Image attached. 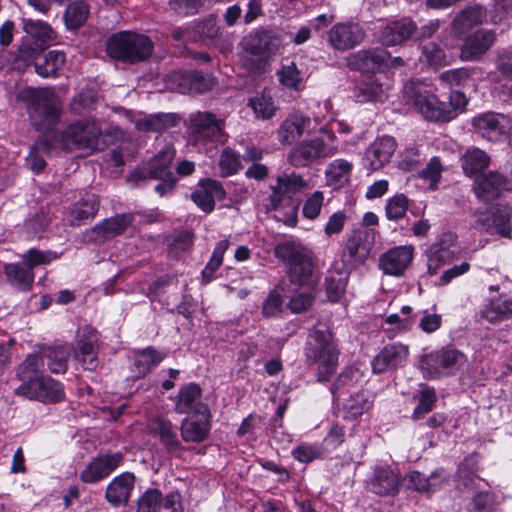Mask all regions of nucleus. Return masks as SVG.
<instances>
[{
	"label": "nucleus",
	"mask_w": 512,
	"mask_h": 512,
	"mask_svg": "<svg viewBox=\"0 0 512 512\" xmlns=\"http://www.w3.org/2000/svg\"><path fill=\"white\" fill-rule=\"evenodd\" d=\"M506 189L504 177L497 172H489L475 182L474 191L478 199L489 202L500 196Z\"/></svg>",
	"instance_id": "nucleus-31"
},
{
	"label": "nucleus",
	"mask_w": 512,
	"mask_h": 512,
	"mask_svg": "<svg viewBox=\"0 0 512 512\" xmlns=\"http://www.w3.org/2000/svg\"><path fill=\"white\" fill-rule=\"evenodd\" d=\"M408 209V198L404 194H396L387 199L385 214L387 219L398 221L402 219Z\"/></svg>",
	"instance_id": "nucleus-57"
},
{
	"label": "nucleus",
	"mask_w": 512,
	"mask_h": 512,
	"mask_svg": "<svg viewBox=\"0 0 512 512\" xmlns=\"http://www.w3.org/2000/svg\"><path fill=\"white\" fill-rule=\"evenodd\" d=\"M471 125L478 135L491 142L505 141L512 134V119L493 111L477 114Z\"/></svg>",
	"instance_id": "nucleus-11"
},
{
	"label": "nucleus",
	"mask_w": 512,
	"mask_h": 512,
	"mask_svg": "<svg viewBox=\"0 0 512 512\" xmlns=\"http://www.w3.org/2000/svg\"><path fill=\"white\" fill-rule=\"evenodd\" d=\"M398 484V474L390 466L384 465L375 466L368 487L375 494L390 495L397 492Z\"/></svg>",
	"instance_id": "nucleus-29"
},
{
	"label": "nucleus",
	"mask_w": 512,
	"mask_h": 512,
	"mask_svg": "<svg viewBox=\"0 0 512 512\" xmlns=\"http://www.w3.org/2000/svg\"><path fill=\"white\" fill-rule=\"evenodd\" d=\"M311 124V118L303 113L289 114L277 129V139L282 145H293L310 132Z\"/></svg>",
	"instance_id": "nucleus-22"
},
{
	"label": "nucleus",
	"mask_w": 512,
	"mask_h": 512,
	"mask_svg": "<svg viewBox=\"0 0 512 512\" xmlns=\"http://www.w3.org/2000/svg\"><path fill=\"white\" fill-rule=\"evenodd\" d=\"M467 357L454 348H441L424 353L419 359V369L425 379H439L454 375L465 366Z\"/></svg>",
	"instance_id": "nucleus-8"
},
{
	"label": "nucleus",
	"mask_w": 512,
	"mask_h": 512,
	"mask_svg": "<svg viewBox=\"0 0 512 512\" xmlns=\"http://www.w3.org/2000/svg\"><path fill=\"white\" fill-rule=\"evenodd\" d=\"M443 472V469H438L427 477L418 471H412L407 475L409 486L418 492L433 493L439 490L445 481Z\"/></svg>",
	"instance_id": "nucleus-37"
},
{
	"label": "nucleus",
	"mask_w": 512,
	"mask_h": 512,
	"mask_svg": "<svg viewBox=\"0 0 512 512\" xmlns=\"http://www.w3.org/2000/svg\"><path fill=\"white\" fill-rule=\"evenodd\" d=\"M375 242V231L358 229L348 237L341 260L347 268H355L364 263L369 257Z\"/></svg>",
	"instance_id": "nucleus-12"
},
{
	"label": "nucleus",
	"mask_w": 512,
	"mask_h": 512,
	"mask_svg": "<svg viewBox=\"0 0 512 512\" xmlns=\"http://www.w3.org/2000/svg\"><path fill=\"white\" fill-rule=\"evenodd\" d=\"M172 81L177 83V91L184 93H204L214 86V78L202 72H177L172 75Z\"/></svg>",
	"instance_id": "nucleus-24"
},
{
	"label": "nucleus",
	"mask_w": 512,
	"mask_h": 512,
	"mask_svg": "<svg viewBox=\"0 0 512 512\" xmlns=\"http://www.w3.org/2000/svg\"><path fill=\"white\" fill-rule=\"evenodd\" d=\"M175 157V149L167 144L149 162V175L151 178H164L173 176L171 163Z\"/></svg>",
	"instance_id": "nucleus-43"
},
{
	"label": "nucleus",
	"mask_w": 512,
	"mask_h": 512,
	"mask_svg": "<svg viewBox=\"0 0 512 512\" xmlns=\"http://www.w3.org/2000/svg\"><path fill=\"white\" fill-rule=\"evenodd\" d=\"M177 116L171 113L146 115L135 121V127L142 132H162L177 124Z\"/></svg>",
	"instance_id": "nucleus-39"
},
{
	"label": "nucleus",
	"mask_w": 512,
	"mask_h": 512,
	"mask_svg": "<svg viewBox=\"0 0 512 512\" xmlns=\"http://www.w3.org/2000/svg\"><path fill=\"white\" fill-rule=\"evenodd\" d=\"M44 363L36 354H29L16 369L21 384L14 394L44 404L57 403L65 398L63 385L50 376L43 375Z\"/></svg>",
	"instance_id": "nucleus-1"
},
{
	"label": "nucleus",
	"mask_w": 512,
	"mask_h": 512,
	"mask_svg": "<svg viewBox=\"0 0 512 512\" xmlns=\"http://www.w3.org/2000/svg\"><path fill=\"white\" fill-rule=\"evenodd\" d=\"M219 166L221 169L220 174L223 177L237 173L241 168L240 154L231 148L224 149L219 159Z\"/></svg>",
	"instance_id": "nucleus-59"
},
{
	"label": "nucleus",
	"mask_w": 512,
	"mask_h": 512,
	"mask_svg": "<svg viewBox=\"0 0 512 512\" xmlns=\"http://www.w3.org/2000/svg\"><path fill=\"white\" fill-rule=\"evenodd\" d=\"M481 316L489 323L496 324L512 317V298L491 299L482 309Z\"/></svg>",
	"instance_id": "nucleus-42"
},
{
	"label": "nucleus",
	"mask_w": 512,
	"mask_h": 512,
	"mask_svg": "<svg viewBox=\"0 0 512 512\" xmlns=\"http://www.w3.org/2000/svg\"><path fill=\"white\" fill-rule=\"evenodd\" d=\"M308 187L307 181L295 172L283 173L276 178V184L271 186L268 209L279 211L283 201L291 198Z\"/></svg>",
	"instance_id": "nucleus-14"
},
{
	"label": "nucleus",
	"mask_w": 512,
	"mask_h": 512,
	"mask_svg": "<svg viewBox=\"0 0 512 512\" xmlns=\"http://www.w3.org/2000/svg\"><path fill=\"white\" fill-rule=\"evenodd\" d=\"M338 153L335 145L326 143L319 137L304 140L288 154V161L294 167H308Z\"/></svg>",
	"instance_id": "nucleus-10"
},
{
	"label": "nucleus",
	"mask_w": 512,
	"mask_h": 512,
	"mask_svg": "<svg viewBox=\"0 0 512 512\" xmlns=\"http://www.w3.org/2000/svg\"><path fill=\"white\" fill-rule=\"evenodd\" d=\"M372 404L373 397L369 391H357L343 402L344 417L355 419L362 416L371 409Z\"/></svg>",
	"instance_id": "nucleus-40"
},
{
	"label": "nucleus",
	"mask_w": 512,
	"mask_h": 512,
	"mask_svg": "<svg viewBox=\"0 0 512 512\" xmlns=\"http://www.w3.org/2000/svg\"><path fill=\"white\" fill-rule=\"evenodd\" d=\"M58 257L56 252L31 248L22 255V262L5 264L4 274L7 282L20 291H28L34 282L33 269L47 265Z\"/></svg>",
	"instance_id": "nucleus-6"
},
{
	"label": "nucleus",
	"mask_w": 512,
	"mask_h": 512,
	"mask_svg": "<svg viewBox=\"0 0 512 512\" xmlns=\"http://www.w3.org/2000/svg\"><path fill=\"white\" fill-rule=\"evenodd\" d=\"M31 125L40 132L52 130L61 118V102L49 88H26L19 93Z\"/></svg>",
	"instance_id": "nucleus-2"
},
{
	"label": "nucleus",
	"mask_w": 512,
	"mask_h": 512,
	"mask_svg": "<svg viewBox=\"0 0 512 512\" xmlns=\"http://www.w3.org/2000/svg\"><path fill=\"white\" fill-rule=\"evenodd\" d=\"M278 47V38L267 30L255 31L245 38V49L259 57H268L274 54Z\"/></svg>",
	"instance_id": "nucleus-28"
},
{
	"label": "nucleus",
	"mask_w": 512,
	"mask_h": 512,
	"mask_svg": "<svg viewBox=\"0 0 512 512\" xmlns=\"http://www.w3.org/2000/svg\"><path fill=\"white\" fill-rule=\"evenodd\" d=\"M275 257L283 261L288 267L291 282L300 286L309 283L312 271L311 252L297 241H286L278 244L274 249Z\"/></svg>",
	"instance_id": "nucleus-7"
},
{
	"label": "nucleus",
	"mask_w": 512,
	"mask_h": 512,
	"mask_svg": "<svg viewBox=\"0 0 512 512\" xmlns=\"http://www.w3.org/2000/svg\"><path fill=\"white\" fill-rule=\"evenodd\" d=\"M291 454L295 460L305 464L321 458L324 455L320 446L308 443L299 444L291 451Z\"/></svg>",
	"instance_id": "nucleus-62"
},
{
	"label": "nucleus",
	"mask_w": 512,
	"mask_h": 512,
	"mask_svg": "<svg viewBox=\"0 0 512 512\" xmlns=\"http://www.w3.org/2000/svg\"><path fill=\"white\" fill-rule=\"evenodd\" d=\"M511 208L506 205H498L492 215L493 229L502 237L510 238L511 227Z\"/></svg>",
	"instance_id": "nucleus-55"
},
{
	"label": "nucleus",
	"mask_w": 512,
	"mask_h": 512,
	"mask_svg": "<svg viewBox=\"0 0 512 512\" xmlns=\"http://www.w3.org/2000/svg\"><path fill=\"white\" fill-rule=\"evenodd\" d=\"M99 201L95 195H86L74 203L70 210L68 221L71 225L79 226L86 220L93 219L98 211Z\"/></svg>",
	"instance_id": "nucleus-36"
},
{
	"label": "nucleus",
	"mask_w": 512,
	"mask_h": 512,
	"mask_svg": "<svg viewBox=\"0 0 512 512\" xmlns=\"http://www.w3.org/2000/svg\"><path fill=\"white\" fill-rule=\"evenodd\" d=\"M415 31L416 24L408 18H403L384 27L380 39L384 45L395 46L408 40Z\"/></svg>",
	"instance_id": "nucleus-30"
},
{
	"label": "nucleus",
	"mask_w": 512,
	"mask_h": 512,
	"mask_svg": "<svg viewBox=\"0 0 512 512\" xmlns=\"http://www.w3.org/2000/svg\"><path fill=\"white\" fill-rule=\"evenodd\" d=\"M365 37L363 28L354 22H341L333 25L328 32L330 45L341 51L359 45Z\"/></svg>",
	"instance_id": "nucleus-18"
},
{
	"label": "nucleus",
	"mask_w": 512,
	"mask_h": 512,
	"mask_svg": "<svg viewBox=\"0 0 512 512\" xmlns=\"http://www.w3.org/2000/svg\"><path fill=\"white\" fill-rule=\"evenodd\" d=\"M412 245L393 247L383 253L379 258V268L385 275L400 277L411 265L414 258Z\"/></svg>",
	"instance_id": "nucleus-15"
},
{
	"label": "nucleus",
	"mask_w": 512,
	"mask_h": 512,
	"mask_svg": "<svg viewBox=\"0 0 512 512\" xmlns=\"http://www.w3.org/2000/svg\"><path fill=\"white\" fill-rule=\"evenodd\" d=\"M403 100L427 120L447 122L453 119V109L445 106V102L439 101L426 83H406L403 88Z\"/></svg>",
	"instance_id": "nucleus-4"
},
{
	"label": "nucleus",
	"mask_w": 512,
	"mask_h": 512,
	"mask_svg": "<svg viewBox=\"0 0 512 512\" xmlns=\"http://www.w3.org/2000/svg\"><path fill=\"white\" fill-rule=\"evenodd\" d=\"M436 393L433 388L425 387L420 392V399L418 405L415 407L412 418L414 420H419L423 418L426 414L432 411L434 404L436 402Z\"/></svg>",
	"instance_id": "nucleus-60"
},
{
	"label": "nucleus",
	"mask_w": 512,
	"mask_h": 512,
	"mask_svg": "<svg viewBox=\"0 0 512 512\" xmlns=\"http://www.w3.org/2000/svg\"><path fill=\"white\" fill-rule=\"evenodd\" d=\"M163 496L157 489H148L138 500L136 512H156Z\"/></svg>",
	"instance_id": "nucleus-64"
},
{
	"label": "nucleus",
	"mask_w": 512,
	"mask_h": 512,
	"mask_svg": "<svg viewBox=\"0 0 512 512\" xmlns=\"http://www.w3.org/2000/svg\"><path fill=\"white\" fill-rule=\"evenodd\" d=\"M175 412L193 413L201 417L209 415V408L202 401V389L197 383H188L179 389L175 400Z\"/></svg>",
	"instance_id": "nucleus-17"
},
{
	"label": "nucleus",
	"mask_w": 512,
	"mask_h": 512,
	"mask_svg": "<svg viewBox=\"0 0 512 512\" xmlns=\"http://www.w3.org/2000/svg\"><path fill=\"white\" fill-rule=\"evenodd\" d=\"M189 131L197 142L223 143V121L210 112H196L190 115Z\"/></svg>",
	"instance_id": "nucleus-13"
},
{
	"label": "nucleus",
	"mask_w": 512,
	"mask_h": 512,
	"mask_svg": "<svg viewBox=\"0 0 512 512\" xmlns=\"http://www.w3.org/2000/svg\"><path fill=\"white\" fill-rule=\"evenodd\" d=\"M486 16V9L483 6H470L455 17L452 31L457 37L461 38L474 26L483 23Z\"/></svg>",
	"instance_id": "nucleus-32"
},
{
	"label": "nucleus",
	"mask_w": 512,
	"mask_h": 512,
	"mask_svg": "<svg viewBox=\"0 0 512 512\" xmlns=\"http://www.w3.org/2000/svg\"><path fill=\"white\" fill-rule=\"evenodd\" d=\"M496 34L493 30L480 29L468 36L461 49L465 60H476L485 54L494 44Z\"/></svg>",
	"instance_id": "nucleus-25"
},
{
	"label": "nucleus",
	"mask_w": 512,
	"mask_h": 512,
	"mask_svg": "<svg viewBox=\"0 0 512 512\" xmlns=\"http://www.w3.org/2000/svg\"><path fill=\"white\" fill-rule=\"evenodd\" d=\"M248 105L253 110L255 117L262 120L271 119L277 110L272 97L264 93L250 98Z\"/></svg>",
	"instance_id": "nucleus-51"
},
{
	"label": "nucleus",
	"mask_w": 512,
	"mask_h": 512,
	"mask_svg": "<svg viewBox=\"0 0 512 512\" xmlns=\"http://www.w3.org/2000/svg\"><path fill=\"white\" fill-rule=\"evenodd\" d=\"M89 15V7L84 1H75L68 5L64 13V23L69 30L80 28Z\"/></svg>",
	"instance_id": "nucleus-49"
},
{
	"label": "nucleus",
	"mask_w": 512,
	"mask_h": 512,
	"mask_svg": "<svg viewBox=\"0 0 512 512\" xmlns=\"http://www.w3.org/2000/svg\"><path fill=\"white\" fill-rule=\"evenodd\" d=\"M98 342L97 331L84 326L78 331L76 358L88 370H94L98 365L96 346Z\"/></svg>",
	"instance_id": "nucleus-23"
},
{
	"label": "nucleus",
	"mask_w": 512,
	"mask_h": 512,
	"mask_svg": "<svg viewBox=\"0 0 512 512\" xmlns=\"http://www.w3.org/2000/svg\"><path fill=\"white\" fill-rule=\"evenodd\" d=\"M496 68L500 74V92L512 99V47L498 55Z\"/></svg>",
	"instance_id": "nucleus-48"
},
{
	"label": "nucleus",
	"mask_w": 512,
	"mask_h": 512,
	"mask_svg": "<svg viewBox=\"0 0 512 512\" xmlns=\"http://www.w3.org/2000/svg\"><path fill=\"white\" fill-rule=\"evenodd\" d=\"M277 74L280 83L290 89H299L303 80L302 73L298 70L294 62L283 64Z\"/></svg>",
	"instance_id": "nucleus-58"
},
{
	"label": "nucleus",
	"mask_w": 512,
	"mask_h": 512,
	"mask_svg": "<svg viewBox=\"0 0 512 512\" xmlns=\"http://www.w3.org/2000/svg\"><path fill=\"white\" fill-rule=\"evenodd\" d=\"M123 462L120 453L102 454L93 458L81 471L80 479L84 483H96L107 478Z\"/></svg>",
	"instance_id": "nucleus-19"
},
{
	"label": "nucleus",
	"mask_w": 512,
	"mask_h": 512,
	"mask_svg": "<svg viewBox=\"0 0 512 512\" xmlns=\"http://www.w3.org/2000/svg\"><path fill=\"white\" fill-rule=\"evenodd\" d=\"M490 157L484 150L477 147L468 148L461 157V166L468 176H474L486 169L489 165Z\"/></svg>",
	"instance_id": "nucleus-46"
},
{
	"label": "nucleus",
	"mask_w": 512,
	"mask_h": 512,
	"mask_svg": "<svg viewBox=\"0 0 512 512\" xmlns=\"http://www.w3.org/2000/svg\"><path fill=\"white\" fill-rule=\"evenodd\" d=\"M134 216L131 213L117 214L103 220L93 228L97 238L107 239L122 234L132 224Z\"/></svg>",
	"instance_id": "nucleus-35"
},
{
	"label": "nucleus",
	"mask_w": 512,
	"mask_h": 512,
	"mask_svg": "<svg viewBox=\"0 0 512 512\" xmlns=\"http://www.w3.org/2000/svg\"><path fill=\"white\" fill-rule=\"evenodd\" d=\"M199 418H184L180 425L181 437L185 442L204 441L210 432V414Z\"/></svg>",
	"instance_id": "nucleus-33"
},
{
	"label": "nucleus",
	"mask_w": 512,
	"mask_h": 512,
	"mask_svg": "<svg viewBox=\"0 0 512 512\" xmlns=\"http://www.w3.org/2000/svg\"><path fill=\"white\" fill-rule=\"evenodd\" d=\"M501 496L491 491L476 493L472 499V512H499Z\"/></svg>",
	"instance_id": "nucleus-52"
},
{
	"label": "nucleus",
	"mask_w": 512,
	"mask_h": 512,
	"mask_svg": "<svg viewBox=\"0 0 512 512\" xmlns=\"http://www.w3.org/2000/svg\"><path fill=\"white\" fill-rule=\"evenodd\" d=\"M353 170V164L346 159H335L325 169L326 184L334 190L346 186Z\"/></svg>",
	"instance_id": "nucleus-34"
},
{
	"label": "nucleus",
	"mask_w": 512,
	"mask_h": 512,
	"mask_svg": "<svg viewBox=\"0 0 512 512\" xmlns=\"http://www.w3.org/2000/svg\"><path fill=\"white\" fill-rule=\"evenodd\" d=\"M154 432L168 453L179 454L183 450L176 430L169 420L158 419L155 422Z\"/></svg>",
	"instance_id": "nucleus-44"
},
{
	"label": "nucleus",
	"mask_w": 512,
	"mask_h": 512,
	"mask_svg": "<svg viewBox=\"0 0 512 512\" xmlns=\"http://www.w3.org/2000/svg\"><path fill=\"white\" fill-rule=\"evenodd\" d=\"M228 247L229 241L227 239H223L217 242L210 260L202 270L203 283L207 284L213 279L214 273L221 267L223 263V257Z\"/></svg>",
	"instance_id": "nucleus-53"
},
{
	"label": "nucleus",
	"mask_w": 512,
	"mask_h": 512,
	"mask_svg": "<svg viewBox=\"0 0 512 512\" xmlns=\"http://www.w3.org/2000/svg\"><path fill=\"white\" fill-rule=\"evenodd\" d=\"M102 133L101 125L94 119L79 120L69 124L59 136L64 149H81L93 151L98 148Z\"/></svg>",
	"instance_id": "nucleus-9"
},
{
	"label": "nucleus",
	"mask_w": 512,
	"mask_h": 512,
	"mask_svg": "<svg viewBox=\"0 0 512 512\" xmlns=\"http://www.w3.org/2000/svg\"><path fill=\"white\" fill-rule=\"evenodd\" d=\"M409 356V347L400 342L385 345L372 359V371L381 374L389 370L403 367Z\"/></svg>",
	"instance_id": "nucleus-16"
},
{
	"label": "nucleus",
	"mask_w": 512,
	"mask_h": 512,
	"mask_svg": "<svg viewBox=\"0 0 512 512\" xmlns=\"http://www.w3.org/2000/svg\"><path fill=\"white\" fill-rule=\"evenodd\" d=\"M412 307L405 305L401 308L400 314H390L386 317L385 322L389 325L396 326L398 332H405L410 330L414 325L412 315Z\"/></svg>",
	"instance_id": "nucleus-61"
},
{
	"label": "nucleus",
	"mask_w": 512,
	"mask_h": 512,
	"mask_svg": "<svg viewBox=\"0 0 512 512\" xmlns=\"http://www.w3.org/2000/svg\"><path fill=\"white\" fill-rule=\"evenodd\" d=\"M283 296L279 289L272 290L262 304L264 317H276L283 311Z\"/></svg>",
	"instance_id": "nucleus-63"
},
{
	"label": "nucleus",
	"mask_w": 512,
	"mask_h": 512,
	"mask_svg": "<svg viewBox=\"0 0 512 512\" xmlns=\"http://www.w3.org/2000/svg\"><path fill=\"white\" fill-rule=\"evenodd\" d=\"M384 97L382 84L373 78L361 83L355 92V98L358 102L382 101Z\"/></svg>",
	"instance_id": "nucleus-54"
},
{
	"label": "nucleus",
	"mask_w": 512,
	"mask_h": 512,
	"mask_svg": "<svg viewBox=\"0 0 512 512\" xmlns=\"http://www.w3.org/2000/svg\"><path fill=\"white\" fill-rule=\"evenodd\" d=\"M427 271L430 275L438 273L439 269L450 263L453 252L448 248L433 245L427 250Z\"/></svg>",
	"instance_id": "nucleus-50"
},
{
	"label": "nucleus",
	"mask_w": 512,
	"mask_h": 512,
	"mask_svg": "<svg viewBox=\"0 0 512 512\" xmlns=\"http://www.w3.org/2000/svg\"><path fill=\"white\" fill-rule=\"evenodd\" d=\"M106 51L113 59L134 64L145 61L151 56L153 43L146 35L121 31L108 39Z\"/></svg>",
	"instance_id": "nucleus-5"
},
{
	"label": "nucleus",
	"mask_w": 512,
	"mask_h": 512,
	"mask_svg": "<svg viewBox=\"0 0 512 512\" xmlns=\"http://www.w3.org/2000/svg\"><path fill=\"white\" fill-rule=\"evenodd\" d=\"M21 23L23 31L42 45L54 41L57 38V33L47 22L31 18H22Z\"/></svg>",
	"instance_id": "nucleus-45"
},
{
	"label": "nucleus",
	"mask_w": 512,
	"mask_h": 512,
	"mask_svg": "<svg viewBox=\"0 0 512 512\" xmlns=\"http://www.w3.org/2000/svg\"><path fill=\"white\" fill-rule=\"evenodd\" d=\"M165 357V352L157 351L153 347H147L141 351L136 352L134 355L136 376H145L151 371L152 368L161 363Z\"/></svg>",
	"instance_id": "nucleus-47"
},
{
	"label": "nucleus",
	"mask_w": 512,
	"mask_h": 512,
	"mask_svg": "<svg viewBox=\"0 0 512 512\" xmlns=\"http://www.w3.org/2000/svg\"><path fill=\"white\" fill-rule=\"evenodd\" d=\"M307 361L318 364V380L328 381L338 365V349L328 327L318 324L308 335L305 345Z\"/></svg>",
	"instance_id": "nucleus-3"
},
{
	"label": "nucleus",
	"mask_w": 512,
	"mask_h": 512,
	"mask_svg": "<svg viewBox=\"0 0 512 512\" xmlns=\"http://www.w3.org/2000/svg\"><path fill=\"white\" fill-rule=\"evenodd\" d=\"M43 359V363L48 366V369L55 374L65 373L68 365V358L70 356V347L68 345H61L57 347H49L43 349L40 354H36Z\"/></svg>",
	"instance_id": "nucleus-41"
},
{
	"label": "nucleus",
	"mask_w": 512,
	"mask_h": 512,
	"mask_svg": "<svg viewBox=\"0 0 512 512\" xmlns=\"http://www.w3.org/2000/svg\"><path fill=\"white\" fill-rule=\"evenodd\" d=\"M389 60V53L383 48L360 50L350 54L346 61L351 70L374 73L384 70Z\"/></svg>",
	"instance_id": "nucleus-20"
},
{
	"label": "nucleus",
	"mask_w": 512,
	"mask_h": 512,
	"mask_svg": "<svg viewBox=\"0 0 512 512\" xmlns=\"http://www.w3.org/2000/svg\"><path fill=\"white\" fill-rule=\"evenodd\" d=\"M50 149L51 143L47 139L40 138L34 143L27 156V163L31 170L39 173L45 168L46 162L39 153H49Z\"/></svg>",
	"instance_id": "nucleus-56"
},
{
	"label": "nucleus",
	"mask_w": 512,
	"mask_h": 512,
	"mask_svg": "<svg viewBox=\"0 0 512 512\" xmlns=\"http://www.w3.org/2000/svg\"><path fill=\"white\" fill-rule=\"evenodd\" d=\"M66 55L60 50H50L35 62V72L43 78H55L64 67Z\"/></svg>",
	"instance_id": "nucleus-38"
},
{
	"label": "nucleus",
	"mask_w": 512,
	"mask_h": 512,
	"mask_svg": "<svg viewBox=\"0 0 512 512\" xmlns=\"http://www.w3.org/2000/svg\"><path fill=\"white\" fill-rule=\"evenodd\" d=\"M395 150L396 142L393 137H378L365 151L363 158L364 167L370 171L382 169L390 161Z\"/></svg>",
	"instance_id": "nucleus-21"
},
{
	"label": "nucleus",
	"mask_w": 512,
	"mask_h": 512,
	"mask_svg": "<svg viewBox=\"0 0 512 512\" xmlns=\"http://www.w3.org/2000/svg\"><path fill=\"white\" fill-rule=\"evenodd\" d=\"M135 476L124 472L111 480L105 492V499L114 507L126 505L134 488Z\"/></svg>",
	"instance_id": "nucleus-27"
},
{
	"label": "nucleus",
	"mask_w": 512,
	"mask_h": 512,
	"mask_svg": "<svg viewBox=\"0 0 512 512\" xmlns=\"http://www.w3.org/2000/svg\"><path fill=\"white\" fill-rule=\"evenodd\" d=\"M226 196L222 185L213 179H205L199 183V187L192 193V200L204 212L214 210L215 201L223 200Z\"/></svg>",
	"instance_id": "nucleus-26"
}]
</instances>
